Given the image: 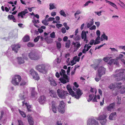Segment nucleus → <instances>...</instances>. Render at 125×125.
<instances>
[{"instance_id": "b1692460", "label": "nucleus", "mask_w": 125, "mask_h": 125, "mask_svg": "<svg viewBox=\"0 0 125 125\" xmlns=\"http://www.w3.org/2000/svg\"><path fill=\"white\" fill-rule=\"evenodd\" d=\"M115 105V103H112L109 106L107 107V109L108 111H111L113 109Z\"/></svg>"}, {"instance_id": "79ce46f5", "label": "nucleus", "mask_w": 125, "mask_h": 125, "mask_svg": "<svg viewBox=\"0 0 125 125\" xmlns=\"http://www.w3.org/2000/svg\"><path fill=\"white\" fill-rule=\"evenodd\" d=\"M115 84H111L108 87L110 89H112L114 88H115Z\"/></svg>"}, {"instance_id": "c756f323", "label": "nucleus", "mask_w": 125, "mask_h": 125, "mask_svg": "<svg viewBox=\"0 0 125 125\" xmlns=\"http://www.w3.org/2000/svg\"><path fill=\"white\" fill-rule=\"evenodd\" d=\"M30 73L32 76H33L35 74H36L37 72L35 71L33 69H31L30 71Z\"/></svg>"}, {"instance_id": "a878e982", "label": "nucleus", "mask_w": 125, "mask_h": 125, "mask_svg": "<svg viewBox=\"0 0 125 125\" xmlns=\"http://www.w3.org/2000/svg\"><path fill=\"white\" fill-rule=\"evenodd\" d=\"M105 1H106V2L108 3L109 4L113 7L115 8L116 9H118L117 6L115 3L107 0H105Z\"/></svg>"}, {"instance_id": "393cba45", "label": "nucleus", "mask_w": 125, "mask_h": 125, "mask_svg": "<svg viewBox=\"0 0 125 125\" xmlns=\"http://www.w3.org/2000/svg\"><path fill=\"white\" fill-rule=\"evenodd\" d=\"M35 89L34 88H32L31 91V96L32 97H35L37 95V93L35 92Z\"/></svg>"}, {"instance_id": "6ab92c4d", "label": "nucleus", "mask_w": 125, "mask_h": 125, "mask_svg": "<svg viewBox=\"0 0 125 125\" xmlns=\"http://www.w3.org/2000/svg\"><path fill=\"white\" fill-rule=\"evenodd\" d=\"M49 81L50 82L51 85L52 86H56L57 85L56 82L53 79L52 77H50L49 78Z\"/></svg>"}, {"instance_id": "6e6d98bb", "label": "nucleus", "mask_w": 125, "mask_h": 125, "mask_svg": "<svg viewBox=\"0 0 125 125\" xmlns=\"http://www.w3.org/2000/svg\"><path fill=\"white\" fill-rule=\"evenodd\" d=\"M56 27L59 29L60 27H61L62 25V24H57L56 25Z\"/></svg>"}, {"instance_id": "c03bdc74", "label": "nucleus", "mask_w": 125, "mask_h": 125, "mask_svg": "<svg viewBox=\"0 0 125 125\" xmlns=\"http://www.w3.org/2000/svg\"><path fill=\"white\" fill-rule=\"evenodd\" d=\"M101 37H102L106 41L107 40H108V37L104 33L102 35Z\"/></svg>"}, {"instance_id": "de8ad7c7", "label": "nucleus", "mask_w": 125, "mask_h": 125, "mask_svg": "<svg viewBox=\"0 0 125 125\" xmlns=\"http://www.w3.org/2000/svg\"><path fill=\"white\" fill-rule=\"evenodd\" d=\"M87 45V44H86L84 46V48L83 49L82 51V52L83 53H85L86 52H87L86 50V46Z\"/></svg>"}, {"instance_id": "e433bc0d", "label": "nucleus", "mask_w": 125, "mask_h": 125, "mask_svg": "<svg viewBox=\"0 0 125 125\" xmlns=\"http://www.w3.org/2000/svg\"><path fill=\"white\" fill-rule=\"evenodd\" d=\"M94 22L93 21H90L88 22L87 25V27L88 28H89L93 24Z\"/></svg>"}, {"instance_id": "5701e85b", "label": "nucleus", "mask_w": 125, "mask_h": 125, "mask_svg": "<svg viewBox=\"0 0 125 125\" xmlns=\"http://www.w3.org/2000/svg\"><path fill=\"white\" fill-rule=\"evenodd\" d=\"M67 88L70 94L71 95L74 94V91H73L70 85H68L67 86Z\"/></svg>"}, {"instance_id": "9d476101", "label": "nucleus", "mask_w": 125, "mask_h": 125, "mask_svg": "<svg viewBox=\"0 0 125 125\" xmlns=\"http://www.w3.org/2000/svg\"><path fill=\"white\" fill-rule=\"evenodd\" d=\"M76 94L74 92V94L72 95V96L74 97L75 98L77 99H79L83 94L82 91L79 88L78 89L76 92Z\"/></svg>"}, {"instance_id": "c85d7f7f", "label": "nucleus", "mask_w": 125, "mask_h": 125, "mask_svg": "<svg viewBox=\"0 0 125 125\" xmlns=\"http://www.w3.org/2000/svg\"><path fill=\"white\" fill-rule=\"evenodd\" d=\"M100 99V97L99 95H98L97 96L96 95H95L94 98L93 99V102H98L97 99L99 100Z\"/></svg>"}, {"instance_id": "7ed1b4c3", "label": "nucleus", "mask_w": 125, "mask_h": 125, "mask_svg": "<svg viewBox=\"0 0 125 125\" xmlns=\"http://www.w3.org/2000/svg\"><path fill=\"white\" fill-rule=\"evenodd\" d=\"M125 70V69H124L116 70L115 73H118L114 75V77L115 79H117V81L122 80L123 78V75Z\"/></svg>"}, {"instance_id": "aec40b11", "label": "nucleus", "mask_w": 125, "mask_h": 125, "mask_svg": "<svg viewBox=\"0 0 125 125\" xmlns=\"http://www.w3.org/2000/svg\"><path fill=\"white\" fill-rule=\"evenodd\" d=\"M46 98L43 96H42L40 97L39 99V102L41 104H42L44 103L46 100Z\"/></svg>"}, {"instance_id": "37998d69", "label": "nucleus", "mask_w": 125, "mask_h": 125, "mask_svg": "<svg viewBox=\"0 0 125 125\" xmlns=\"http://www.w3.org/2000/svg\"><path fill=\"white\" fill-rule=\"evenodd\" d=\"M73 58L74 60H75V62H78L79 61L80 57H78L77 56H75Z\"/></svg>"}, {"instance_id": "4468645a", "label": "nucleus", "mask_w": 125, "mask_h": 125, "mask_svg": "<svg viewBox=\"0 0 125 125\" xmlns=\"http://www.w3.org/2000/svg\"><path fill=\"white\" fill-rule=\"evenodd\" d=\"M81 38L82 39H84V41L86 43H87L88 40H87V36L85 31H83L81 34Z\"/></svg>"}, {"instance_id": "a18cd8bd", "label": "nucleus", "mask_w": 125, "mask_h": 125, "mask_svg": "<svg viewBox=\"0 0 125 125\" xmlns=\"http://www.w3.org/2000/svg\"><path fill=\"white\" fill-rule=\"evenodd\" d=\"M34 45V44L33 43L29 42L27 44V46L28 47H33Z\"/></svg>"}, {"instance_id": "2f4dec72", "label": "nucleus", "mask_w": 125, "mask_h": 125, "mask_svg": "<svg viewBox=\"0 0 125 125\" xmlns=\"http://www.w3.org/2000/svg\"><path fill=\"white\" fill-rule=\"evenodd\" d=\"M32 76L33 78L35 80H38L39 79V76L38 75L37 73L36 74H35Z\"/></svg>"}, {"instance_id": "f03ea898", "label": "nucleus", "mask_w": 125, "mask_h": 125, "mask_svg": "<svg viewBox=\"0 0 125 125\" xmlns=\"http://www.w3.org/2000/svg\"><path fill=\"white\" fill-rule=\"evenodd\" d=\"M65 71L62 69H61L60 72V74L61 76H63V77L60 79V81L63 84L66 83L67 82H69V77L65 74Z\"/></svg>"}, {"instance_id": "4d7b16f0", "label": "nucleus", "mask_w": 125, "mask_h": 125, "mask_svg": "<svg viewBox=\"0 0 125 125\" xmlns=\"http://www.w3.org/2000/svg\"><path fill=\"white\" fill-rule=\"evenodd\" d=\"M14 16L12 15H9L8 16V18L9 19H10V20H12Z\"/></svg>"}, {"instance_id": "1a4fd4ad", "label": "nucleus", "mask_w": 125, "mask_h": 125, "mask_svg": "<svg viewBox=\"0 0 125 125\" xmlns=\"http://www.w3.org/2000/svg\"><path fill=\"white\" fill-rule=\"evenodd\" d=\"M65 105V104L63 101H61L60 102L59 106L58 108L59 112L62 114L64 113Z\"/></svg>"}, {"instance_id": "f3484780", "label": "nucleus", "mask_w": 125, "mask_h": 125, "mask_svg": "<svg viewBox=\"0 0 125 125\" xmlns=\"http://www.w3.org/2000/svg\"><path fill=\"white\" fill-rule=\"evenodd\" d=\"M17 61L18 64H21L25 62L24 58L21 57H18L17 58Z\"/></svg>"}, {"instance_id": "69168bd1", "label": "nucleus", "mask_w": 125, "mask_h": 125, "mask_svg": "<svg viewBox=\"0 0 125 125\" xmlns=\"http://www.w3.org/2000/svg\"><path fill=\"white\" fill-rule=\"evenodd\" d=\"M96 27L95 25H93L91 27H90L89 29L91 30H94L96 29Z\"/></svg>"}, {"instance_id": "f8f14e48", "label": "nucleus", "mask_w": 125, "mask_h": 125, "mask_svg": "<svg viewBox=\"0 0 125 125\" xmlns=\"http://www.w3.org/2000/svg\"><path fill=\"white\" fill-rule=\"evenodd\" d=\"M28 92L27 90H25L23 92L21 93L19 95V97L21 100H24L26 98L27 96Z\"/></svg>"}, {"instance_id": "c9c22d12", "label": "nucleus", "mask_w": 125, "mask_h": 125, "mask_svg": "<svg viewBox=\"0 0 125 125\" xmlns=\"http://www.w3.org/2000/svg\"><path fill=\"white\" fill-rule=\"evenodd\" d=\"M60 13L61 15L63 16L64 17H66V15L63 10H61L60 12Z\"/></svg>"}, {"instance_id": "473e14b6", "label": "nucleus", "mask_w": 125, "mask_h": 125, "mask_svg": "<svg viewBox=\"0 0 125 125\" xmlns=\"http://www.w3.org/2000/svg\"><path fill=\"white\" fill-rule=\"evenodd\" d=\"M70 44V41L69 40H68L65 43V47L67 48H69Z\"/></svg>"}, {"instance_id": "603ef678", "label": "nucleus", "mask_w": 125, "mask_h": 125, "mask_svg": "<svg viewBox=\"0 0 125 125\" xmlns=\"http://www.w3.org/2000/svg\"><path fill=\"white\" fill-rule=\"evenodd\" d=\"M40 36H38L34 39V42H38L40 38Z\"/></svg>"}, {"instance_id": "f257e3e1", "label": "nucleus", "mask_w": 125, "mask_h": 125, "mask_svg": "<svg viewBox=\"0 0 125 125\" xmlns=\"http://www.w3.org/2000/svg\"><path fill=\"white\" fill-rule=\"evenodd\" d=\"M49 67V65L42 64H39L35 67V69L38 71L43 73H46Z\"/></svg>"}, {"instance_id": "6e6552de", "label": "nucleus", "mask_w": 125, "mask_h": 125, "mask_svg": "<svg viewBox=\"0 0 125 125\" xmlns=\"http://www.w3.org/2000/svg\"><path fill=\"white\" fill-rule=\"evenodd\" d=\"M106 116L105 115H100L97 119L100 121V122L102 125H104L106 123V120L105 119Z\"/></svg>"}, {"instance_id": "5fc2aeb1", "label": "nucleus", "mask_w": 125, "mask_h": 125, "mask_svg": "<svg viewBox=\"0 0 125 125\" xmlns=\"http://www.w3.org/2000/svg\"><path fill=\"white\" fill-rule=\"evenodd\" d=\"M90 91L92 93H94L95 91V93H96V90L95 88H91V89L90 90Z\"/></svg>"}, {"instance_id": "dca6fc26", "label": "nucleus", "mask_w": 125, "mask_h": 125, "mask_svg": "<svg viewBox=\"0 0 125 125\" xmlns=\"http://www.w3.org/2000/svg\"><path fill=\"white\" fill-rule=\"evenodd\" d=\"M122 83H117L115 84V87H117L118 89H120V91L121 93V91L123 89V86L125 85L121 86Z\"/></svg>"}, {"instance_id": "052dcab7", "label": "nucleus", "mask_w": 125, "mask_h": 125, "mask_svg": "<svg viewBox=\"0 0 125 125\" xmlns=\"http://www.w3.org/2000/svg\"><path fill=\"white\" fill-rule=\"evenodd\" d=\"M18 125H23L22 122L20 120H18Z\"/></svg>"}, {"instance_id": "cd10ccee", "label": "nucleus", "mask_w": 125, "mask_h": 125, "mask_svg": "<svg viewBox=\"0 0 125 125\" xmlns=\"http://www.w3.org/2000/svg\"><path fill=\"white\" fill-rule=\"evenodd\" d=\"M49 9L50 10H51L53 9H56V7L54 5V4L52 3H51L49 4Z\"/></svg>"}, {"instance_id": "72a5a7b5", "label": "nucleus", "mask_w": 125, "mask_h": 125, "mask_svg": "<svg viewBox=\"0 0 125 125\" xmlns=\"http://www.w3.org/2000/svg\"><path fill=\"white\" fill-rule=\"evenodd\" d=\"M94 96V94H90L89 95V98L87 100V101L88 102H90L92 99L93 98Z\"/></svg>"}, {"instance_id": "0eeeda50", "label": "nucleus", "mask_w": 125, "mask_h": 125, "mask_svg": "<svg viewBox=\"0 0 125 125\" xmlns=\"http://www.w3.org/2000/svg\"><path fill=\"white\" fill-rule=\"evenodd\" d=\"M97 121L94 118H89L87 121V125H98Z\"/></svg>"}, {"instance_id": "864d4df0", "label": "nucleus", "mask_w": 125, "mask_h": 125, "mask_svg": "<svg viewBox=\"0 0 125 125\" xmlns=\"http://www.w3.org/2000/svg\"><path fill=\"white\" fill-rule=\"evenodd\" d=\"M70 68H71L69 66V67H68V69H67V70L66 71L67 73V74L68 75H70Z\"/></svg>"}, {"instance_id": "13d9d810", "label": "nucleus", "mask_w": 125, "mask_h": 125, "mask_svg": "<svg viewBox=\"0 0 125 125\" xmlns=\"http://www.w3.org/2000/svg\"><path fill=\"white\" fill-rule=\"evenodd\" d=\"M111 50V51L112 52H118V51L115 48H110Z\"/></svg>"}, {"instance_id": "ea45409f", "label": "nucleus", "mask_w": 125, "mask_h": 125, "mask_svg": "<svg viewBox=\"0 0 125 125\" xmlns=\"http://www.w3.org/2000/svg\"><path fill=\"white\" fill-rule=\"evenodd\" d=\"M74 39L76 41H79L81 39V36L80 35H78L75 37H74Z\"/></svg>"}, {"instance_id": "20e7f679", "label": "nucleus", "mask_w": 125, "mask_h": 125, "mask_svg": "<svg viewBox=\"0 0 125 125\" xmlns=\"http://www.w3.org/2000/svg\"><path fill=\"white\" fill-rule=\"evenodd\" d=\"M30 58L32 60L36 61L39 59L40 57L37 52L32 51L29 53L28 55Z\"/></svg>"}, {"instance_id": "49530a36", "label": "nucleus", "mask_w": 125, "mask_h": 125, "mask_svg": "<svg viewBox=\"0 0 125 125\" xmlns=\"http://www.w3.org/2000/svg\"><path fill=\"white\" fill-rule=\"evenodd\" d=\"M57 48L58 49H60L61 47V44L60 42H57Z\"/></svg>"}, {"instance_id": "3c124183", "label": "nucleus", "mask_w": 125, "mask_h": 125, "mask_svg": "<svg viewBox=\"0 0 125 125\" xmlns=\"http://www.w3.org/2000/svg\"><path fill=\"white\" fill-rule=\"evenodd\" d=\"M26 84V82L24 81H22L21 83L20 84V85L21 86H23L25 85Z\"/></svg>"}, {"instance_id": "0e129e2a", "label": "nucleus", "mask_w": 125, "mask_h": 125, "mask_svg": "<svg viewBox=\"0 0 125 125\" xmlns=\"http://www.w3.org/2000/svg\"><path fill=\"white\" fill-rule=\"evenodd\" d=\"M51 15L52 16V17H54L56 14V13L55 12H52L51 13Z\"/></svg>"}, {"instance_id": "58836bf2", "label": "nucleus", "mask_w": 125, "mask_h": 125, "mask_svg": "<svg viewBox=\"0 0 125 125\" xmlns=\"http://www.w3.org/2000/svg\"><path fill=\"white\" fill-rule=\"evenodd\" d=\"M19 112L20 114L23 117H26L25 114L23 112L21 111L19 109Z\"/></svg>"}, {"instance_id": "e2e57ef3", "label": "nucleus", "mask_w": 125, "mask_h": 125, "mask_svg": "<svg viewBox=\"0 0 125 125\" xmlns=\"http://www.w3.org/2000/svg\"><path fill=\"white\" fill-rule=\"evenodd\" d=\"M94 40H92L91 41H90L89 44L90 45H93V44L94 43Z\"/></svg>"}, {"instance_id": "412c9836", "label": "nucleus", "mask_w": 125, "mask_h": 125, "mask_svg": "<svg viewBox=\"0 0 125 125\" xmlns=\"http://www.w3.org/2000/svg\"><path fill=\"white\" fill-rule=\"evenodd\" d=\"M49 94L50 95V96L54 98H56L57 97L56 92L53 90H50L49 92Z\"/></svg>"}, {"instance_id": "f704fd0d", "label": "nucleus", "mask_w": 125, "mask_h": 125, "mask_svg": "<svg viewBox=\"0 0 125 125\" xmlns=\"http://www.w3.org/2000/svg\"><path fill=\"white\" fill-rule=\"evenodd\" d=\"M52 109L53 112L54 113H56V111L57 110V108L56 107L55 105L54 104H52Z\"/></svg>"}, {"instance_id": "774afa93", "label": "nucleus", "mask_w": 125, "mask_h": 125, "mask_svg": "<svg viewBox=\"0 0 125 125\" xmlns=\"http://www.w3.org/2000/svg\"><path fill=\"white\" fill-rule=\"evenodd\" d=\"M123 89L121 91V93L123 94L125 92V85L123 87Z\"/></svg>"}, {"instance_id": "ddd939ff", "label": "nucleus", "mask_w": 125, "mask_h": 125, "mask_svg": "<svg viewBox=\"0 0 125 125\" xmlns=\"http://www.w3.org/2000/svg\"><path fill=\"white\" fill-rule=\"evenodd\" d=\"M11 47L12 50L16 53H17L19 49L20 48V46L19 45H11Z\"/></svg>"}, {"instance_id": "8fccbe9b", "label": "nucleus", "mask_w": 125, "mask_h": 125, "mask_svg": "<svg viewBox=\"0 0 125 125\" xmlns=\"http://www.w3.org/2000/svg\"><path fill=\"white\" fill-rule=\"evenodd\" d=\"M50 37L52 38H54L55 37V33L54 32H53L50 34Z\"/></svg>"}, {"instance_id": "338daca9", "label": "nucleus", "mask_w": 125, "mask_h": 125, "mask_svg": "<svg viewBox=\"0 0 125 125\" xmlns=\"http://www.w3.org/2000/svg\"><path fill=\"white\" fill-rule=\"evenodd\" d=\"M96 35L97 36H100V32L99 30H97L96 32Z\"/></svg>"}, {"instance_id": "bb28decb", "label": "nucleus", "mask_w": 125, "mask_h": 125, "mask_svg": "<svg viewBox=\"0 0 125 125\" xmlns=\"http://www.w3.org/2000/svg\"><path fill=\"white\" fill-rule=\"evenodd\" d=\"M28 121L30 125H33L34 121L32 117H29L28 118Z\"/></svg>"}, {"instance_id": "423d86ee", "label": "nucleus", "mask_w": 125, "mask_h": 125, "mask_svg": "<svg viewBox=\"0 0 125 125\" xmlns=\"http://www.w3.org/2000/svg\"><path fill=\"white\" fill-rule=\"evenodd\" d=\"M57 93L59 97L63 99L65 98L67 94H68L67 91L60 90V89L57 90Z\"/></svg>"}, {"instance_id": "39448f33", "label": "nucleus", "mask_w": 125, "mask_h": 125, "mask_svg": "<svg viewBox=\"0 0 125 125\" xmlns=\"http://www.w3.org/2000/svg\"><path fill=\"white\" fill-rule=\"evenodd\" d=\"M21 80V77L20 75H16L12 78L11 83L14 85H18Z\"/></svg>"}, {"instance_id": "bf43d9fd", "label": "nucleus", "mask_w": 125, "mask_h": 125, "mask_svg": "<svg viewBox=\"0 0 125 125\" xmlns=\"http://www.w3.org/2000/svg\"><path fill=\"white\" fill-rule=\"evenodd\" d=\"M81 13V11L80 10H78L76 11V12L74 14V15H78Z\"/></svg>"}, {"instance_id": "680f3d73", "label": "nucleus", "mask_w": 125, "mask_h": 125, "mask_svg": "<svg viewBox=\"0 0 125 125\" xmlns=\"http://www.w3.org/2000/svg\"><path fill=\"white\" fill-rule=\"evenodd\" d=\"M61 31L63 33H65L66 32V30H65V28H62L61 29Z\"/></svg>"}, {"instance_id": "a19ab883", "label": "nucleus", "mask_w": 125, "mask_h": 125, "mask_svg": "<svg viewBox=\"0 0 125 125\" xmlns=\"http://www.w3.org/2000/svg\"><path fill=\"white\" fill-rule=\"evenodd\" d=\"M96 77L95 78V80L97 82H98L101 79V77H98V76L97 74H96Z\"/></svg>"}, {"instance_id": "4c0bfd02", "label": "nucleus", "mask_w": 125, "mask_h": 125, "mask_svg": "<svg viewBox=\"0 0 125 125\" xmlns=\"http://www.w3.org/2000/svg\"><path fill=\"white\" fill-rule=\"evenodd\" d=\"M48 21H47V20H46V19H44L42 21V22L44 25L46 26L47 25L49 24V23L47 22Z\"/></svg>"}, {"instance_id": "2eb2a0df", "label": "nucleus", "mask_w": 125, "mask_h": 125, "mask_svg": "<svg viewBox=\"0 0 125 125\" xmlns=\"http://www.w3.org/2000/svg\"><path fill=\"white\" fill-rule=\"evenodd\" d=\"M72 44L74 45V47H75V48H76V49L74 50V51H76L81 46V45L79 42H73Z\"/></svg>"}, {"instance_id": "a211bd4d", "label": "nucleus", "mask_w": 125, "mask_h": 125, "mask_svg": "<svg viewBox=\"0 0 125 125\" xmlns=\"http://www.w3.org/2000/svg\"><path fill=\"white\" fill-rule=\"evenodd\" d=\"M28 12L27 9H25L24 11H21L19 13L18 16V17L21 16L22 18H23V16L25 15L26 14L28 13Z\"/></svg>"}, {"instance_id": "09e8293b", "label": "nucleus", "mask_w": 125, "mask_h": 125, "mask_svg": "<svg viewBox=\"0 0 125 125\" xmlns=\"http://www.w3.org/2000/svg\"><path fill=\"white\" fill-rule=\"evenodd\" d=\"M55 18L53 17H50L48 19L47 21H52L54 20Z\"/></svg>"}, {"instance_id": "9b49d317", "label": "nucleus", "mask_w": 125, "mask_h": 125, "mask_svg": "<svg viewBox=\"0 0 125 125\" xmlns=\"http://www.w3.org/2000/svg\"><path fill=\"white\" fill-rule=\"evenodd\" d=\"M105 69L104 68L102 67H100L96 74H98V77H101L102 75L105 74Z\"/></svg>"}, {"instance_id": "7c9ffc66", "label": "nucleus", "mask_w": 125, "mask_h": 125, "mask_svg": "<svg viewBox=\"0 0 125 125\" xmlns=\"http://www.w3.org/2000/svg\"><path fill=\"white\" fill-rule=\"evenodd\" d=\"M30 40V38L28 36H26L24 37L23 38V41L24 42H27Z\"/></svg>"}, {"instance_id": "4be33fe9", "label": "nucleus", "mask_w": 125, "mask_h": 125, "mask_svg": "<svg viewBox=\"0 0 125 125\" xmlns=\"http://www.w3.org/2000/svg\"><path fill=\"white\" fill-rule=\"evenodd\" d=\"M116 116V113L114 112L111 113L109 117V119L110 120L115 119V117Z\"/></svg>"}]
</instances>
